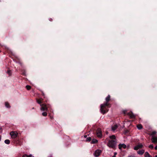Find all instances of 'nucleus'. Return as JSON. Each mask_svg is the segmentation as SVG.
<instances>
[{"mask_svg": "<svg viewBox=\"0 0 157 157\" xmlns=\"http://www.w3.org/2000/svg\"><path fill=\"white\" fill-rule=\"evenodd\" d=\"M110 99H106V103L102 104L101 105L100 111L101 113L103 114L107 112L108 110L107 109V107L109 106V104L108 102L109 101Z\"/></svg>", "mask_w": 157, "mask_h": 157, "instance_id": "f257e3e1", "label": "nucleus"}, {"mask_svg": "<svg viewBox=\"0 0 157 157\" xmlns=\"http://www.w3.org/2000/svg\"><path fill=\"white\" fill-rule=\"evenodd\" d=\"M117 142L116 140H109L107 144V146L109 148L115 149Z\"/></svg>", "mask_w": 157, "mask_h": 157, "instance_id": "f03ea898", "label": "nucleus"}, {"mask_svg": "<svg viewBox=\"0 0 157 157\" xmlns=\"http://www.w3.org/2000/svg\"><path fill=\"white\" fill-rule=\"evenodd\" d=\"M10 135L12 138L14 139L17 137L18 133L16 132L12 131L10 132Z\"/></svg>", "mask_w": 157, "mask_h": 157, "instance_id": "7ed1b4c3", "label": "nucleus"}, {"mask_svg": "<svg viewBox=\"0 0 157 157\" xmlns=\"http://www.w3.org/2000/svg\"><path fill=\"white\" fill-rule=\"evenodd\" d=\"M13 60L17 63H19L21 66H22V63L20 59L18 57H16L15 58L13 59Z\"/></svg>", "mask_w": 157, "mask_h": 157, "instance_id": "20e7f679", "label": "nucleus"}, {"mask_svg": "<svg viewBox=\"0 0 157 157\" xmlns=\"http://www.w3.org/2000/svg\"><path fill=\"white\" fill-rule=\"evenodd\" d=\"M101 152V150L98 149L95 151V152L94 154V155L95 156L98 157L100 155Z\"/></svg>", "mask_w": 157, "mask_h": 157, "instance_id": "39448f33", "label": "nucleus"}, {"mask_svg": "<svg viewBox=\"0 0 157 157\" xmlns=\"http://www.w3.org/2000/svg\"><path fill=\"white\" fill-rule=\"evenodd\" d=\"M143 147V145L142 144H139L135 146L134 148V149L135 150H138L141 149Z\"/></svg>", "mask_w": 157, "mask_h": 157, "instance_id": "423d86ee", "label": "nucleus"}, {"mask_svg": "<svg viewBox=\"0 0 157 157\" xmlns=\"http://www.w3.org/2000/svg\"><path fill=\"white\" fill-rule=\"evenodd\" d=\"M96 134L98 137L100 138L102 136V134L100 128H99L97 129Z\"/></svg>", "mask_w": 157, "mask_h": 157, "instance_id": "0eeeda50", "label": "nucleus"}, {"mask_svg": "<svg viewBox=\"0 0 157 157\" xmlns=\"http://www.w3.org/2000/svg\"><path fill=\"white\" fill-rule=\"evenodd\" d=\"M128 115L130 117V118L132 119L135 118L136 117L135 115L132 112L128 113Z\"/></svg>", "mask_w": 157, "mask_h": 157, "instance_id": "6e6552de", "label": "nucleus"}, {"mask_svg": "<svg viewBox=\"0 0 157 157\" xmlns=\"http://www.w3.org/2000/svg\"><path fill=\"white\" fill-rule=\"evenodd\" d=\"M118 147L119 149H121L122 148H123L125 149L126 147V145L124 144H119L118 145Z\"/></svg>", "mask_w": 157, "mask_h": 157, "instance_id": "1a4fd4ad", "label": "nucleus"}, {"mask_svg": "<svg viewBox=\"0 0 157 157\" xmlns=\"http://www.w3.org/2000/svg\"><path fill=\"white\" fill-rule=\"evenodd\" d=\"M40 110L43 111H47L48 108L47 107L46 105L43 104L42 106L40 109Z\"/></svg>", "mask_w": 157, "mask_h": 157, "instance_id": "9d476101", "label": "nucleus"}, {"mask_svg": "<svg viewBox=\"0 0 157 157\" xmlns=\"http://www.w3.org/2000/svg\"><path fill=\"white\" fill-rule=\"evenodd\" d=\"M152 142L154 143H157V137H153L151 139Z\"/></svg>", "mask_w": 157, "mask_h": 157, "instance_id": "9b49d317", "label": "nucleus"}, {"mask_svg": "<svg viewBox=\"0 0 157 157\" xmlns=\"http://www.w3.org/2000/svg\"><path fill=\"white\" fill-rule=\"evenodd\" d=\"M145 152V150L144 149H142L140 150L137 151V153L138 154L142 155Z\"/></svg>", "mask_w": 157, "mask_h": 157, "instance_id": "f8f14e48", "label": "nucleus"}, {"mask_svg": "<svg viewBox=\"0 0 157 157\" xmlns=\"http://www.w3.org/2000/svg\"><path fill=\"white\" fill-rule=\"evenodd\" d=\"M117 124H115L114 125L112 126V130L113 131H115L117 128Z\"/></svg>", "mask_w": 157, "mask_h": 157, "instance_id": "ddd939ff", "label": "nucleus"}, {"mask_svg": "<svg viewBox=\"0 0 157 157\" xmlns=\"http://www.w3.org/2000/svg\"><path fill=\"white\" fill-rule=\"evenodd\" d=\"M144 157H151V156L150 155L148 152L147 151L145 152L144 155Z\"/></svg>", "mask_w": 157, "mask_h": 157, "instance_id": "4468645a", "label": "nucleus"}, {"mask_svg": "<svg viewBox=\"0 0 157 157\" xmlns=\"http://www.w3.org/2000/svg\"><path fill=\"white\" fill-rule=\"evenodd\" d=\"M5 104L6 107L7 108H10V106L8 102H5Z\"/></svg>", "mask_w": 157, "mask_h": 157, "instance_id": "2eb2a0df", "label": "nucleus"}, {"mask_svg": "<svg viewBox=\"0 0 157 157\" xmlns=\"http://www.w3.org/2000/svg\"><path fill=\"white\" fill-rule=\"evenodd\" d=\"M137 128L139 130H140L143 128L142 125L141 124H138L137 125Z\"/></svg>", "mask_w": 157, "mask_h": 157, "instance_id": "dca6fc26", "label": "nucleus"}, {"mask_svg": "<svg viewBox=\"0 0 157 157\" xmlns=\"http://www.w3.org/2000/svg\"><path fill=\"white\" fill-rule=\"evenodd\" d=\"M109 138L110 139H111V140H116V136L114 135H113L109 136Z\"/></svg>", "mask_w": 157, "mask_h": 157, "instance_id": "f3484780", "label": "nucleus"}, {"mask_svg": "<svg viewBox=\"0 0 157 157\" xmlns=\"http://www.w3.org/2000/svg\"><path fill=\"white\" fill-rule=\"evenodd\" d=\"M22 74L24 76L26 75V71L24 69L21 70Z\"/></svg>", "mask_w": 157, "mask_h": 157, "instance_id": "a211bd4d", "label": "nucleus"}, {"mask_svg": "<svg viewBox=\"0 0 157 157\" xmlns=\"http://www.w3.org/2000/svg\"><path fill=\"white\" fill-rule=\"evenodd\" d=\"M10 140H6L5 141V143L7 144H9L10 143Z\"/></svg>", "mask_w": 157, "mask_h": 157, "instance_id": "6ab92c4d", "label": "nucleus"}, {"mask_svg": "<svg viewBox=\"0 0 157 157\" xmlns=\"http://www.w3.org/2000/svg\"><path fill=\"white\" fill-rule=\"evenodd\" d=\"M22 157H32V155H28L26 154L24 155Z\"/></svg>", "mask_w": 157, "mask_h": 157, "instance_id": "aec40b11", "label": "nucleus"}, {"mask_svg": "<svg viewBox=\"0 0 157 157\" xmlns=\"http://www.w3.org/2000/svg\"><path fill=\"white\" fill-rule=\"evenodd\" d=\"M98 141L96 139H93L92 141V143L93 144L96 143Z\"/></svg>", "mask_w": 157, "mask_h": 157, "instance_id": "412c9836", "label": "nucleus"}, {"mask_svg": "<svg viewBox=\"0 0 157 157\" xmlns=\"http://www.w3.org/2000/svg\"><path fill=\"white\" fill-rule=\"evenodd\" d=\"M42 115L44 117H46L47 115V113L46 112H44L42 113Z\"/></svg>", "mask_w": 157, "mask_h": 157, "instance_id": "4be33fe9", "label": "nucleus"}, {"mask_svg": "<svg viewBox=\"0 0 157 157\" xmlns=\"http://www.w3.org/2000/svg\"><path fill=\"white\" fill-rule=\"evenodd\" d=\"M26 88L27 90H29L31 89V87L29 85H27L26 86Z\"/></svg>", "mask_w": 157, "mask_h": 157, "instance_id": "5701e85b", "label": "nucleus"}, {"mask_svg": "<svg viewBox=\"0 0 157 157\" xmlns=\"http://www.w3.org/2000/svg\"><path fill=\"white\" fill-rule=\"evenodd\" d=\"M7 73L9 75H10L11 74V71L10 70H8L7 71Z\"/></svg>", "mask_w": 157, "mask_h": 157, "instance_id": "b1692460", "label": "nucleus"}, {"mask_svg": "<svg viewBox=\"0 0 157 157\" xmlns=\"http://www.w3.org/2000/svg\"><path fill=\"white\" fill-rule=\"evenodd\" d=\"M91 138L90 137H89L87 138L86 139V141H91Z\"/></svg>", "mask_w": 157, "mask_h": 157, "instance_id": "393cba45", "label": "nucleus"}, {"mask_svg": "<svg viewBox=\"0 0 157 157\" xmlns=\"http://www.w3.org/2000/svg\"><path fill=\"white\" fill-rule=\"evenodd\" d=\"M149 147L150 148L153 149V146L152 145H150L149 146Z\"/></svg>", "mask_w": 157, "mask_h": 157, "instance_id": "a878e982", "label": "nucleus"}, {"mask_svg": "<svg viewBox=\"0 0 157 157\" xmlns=\"http://www.w3.org/2000/svg\"><path fill=\"white\" fill-rule=\"evenodd\" d=\"M37 102L38 104H40L41 103V101L38 100H37Z\"/></svg>", "mask_w": 157, "mask_h": 157, "instance_id": "bb28decb", "label": "nucleus"}, {"mask_svg": "<svg viewBox=\"0 0 157 157\" xmlns=\"http://www.w3.org/2000/svg\"><path fill=\"white\" fill-rule=\"evenodd\" d=\"M110 96L109 95H108L105 98H110Z\"/></svg>", "mask_w": 157, "mask_h": 157, "instance_id": "cd10ccee", "label": "nucleus"}, {"mask_svg": "<svg viewBox=\"0 0 157 157\" xmlns=\"http://www.w3.org/2000/svg\"><path fill=\"white\" fill-rule=\"evenodd\" d=\"M117 153L116 152H115L114 153V155H113V156H116V155H117Z\"/></svg>", "mask_w": 157, "mask_h": 157, "instance_id": "c85d7f7f", "label": "nucleus"}, {"mask_svg": "<svg viewBox=\"0 0 157 157\" xmlns=\"http://www.w3.org/2000/svg\"><path fill=\"white\" fill-rule=\"evenodd\" d=\"M155 150H157V145L155 147Z\"/></svg>", "mask_w": 157, "mask_h": 157, "instance_id": "c756f323", "label": "nucleus"}, {"mask_svg": "<svg viewBox=\"0 0 157 157\" xmlns=\"http://www.w3.org/2000/svg\"><path fill=\"white\" fill-rule=\"evenodd\" d=\"M52 19H51V18H50V19H49V21H52Z\"/></svg>", "mask_w": 157, "mask_h": 157, "instance_id": "7c9ffc66", "label": "nucleus"}, {"mask_svg": "<svg viewBox=\"0 0 157 157\" xmlns=\"http://www.w3.org/2000/svg\"><path fill=\"white\" fill-rule=\"evenodd\" d=\"M50 118H51V119H53V117H50Z\"/></svg>", "mask_w": 157, "mask_h": 157, "instance_id": "2f4dec72", "label": "nucleus"}, {"mask_svg": "<svg viewBox=\"0 0 157 157\" xmlns=\"http://www.w3.org/2000/svg\"><path fill=\"white\" fill-rule=\"evenodd\" d=\"M84 137L86 138V137L87 136L86 135H85V136H84Z\"/></svg>", "mask_w": 157, "mask_h": 157, "instance_id": "473e14b6", "label": "nucleus"}, {"mask_svg": "<svg viewBox=\"0 0 157 157\" xmlns=\"http://www.w3.org/2000/svg\"><path fill=\"white\" fill-rule=\"evenodd\" d=\"M1 136L0 135V141L1 140Z\"/></svg>", "mask_w": 157, "mask_h": 157, "instance_id": "72a5a7b5", "label": "nucleus"}, {"mask_svg": "<svg viewBox=\"0 0 157 157\" xmlns=\"http://www.w3.org/2000/svg\"><path fill=\"white\" fill-rule=\"evenodd\" d=\"M155 133H156V132H153V134H155Z\"/></svg>", "mask_w": 157, "mask_h": 157, "instance_id": "f704fd0d", "label": "nucleus"}, {"mask_svg": "<svg viewBox=\"0 0 157 157\" xmlns=\"http://www.w3.org/2000/svg\"><path fill=\"white\" fill-rule=\"evenodd\" d=\"M42 94L43 96H44V93H42Z\"/></svg>", "mask_w": 157, "mask_h": 157, "instance_id": "c9c22d12", "label": "nucleus"}, {"mask_svg": "<svg viewBox=\"0 0 157 157\" xmlns=\"http://www.w3.org/2000/svg\"><path fill=\"white\" fill-rule=\"evenodd\" d=\"M126 111H124V113H125V112Z\"/></svg>", "mask_w": 157, "mask_h": 157, "instance_id": "e433bc0d", "label": "nucleus"}, {"mask_svg": "<svg viewBox=\"0 0 157 157\" xmlns=\"http://www.w3.org/2000/svg\"><path fill=\"white\" fill-rule=\"evenodd\" d=\"M112 157H116V156H113H113H112Z\"/></svg>", "mask_w": 157, "mask_h": 157, "instance_id": "4c0bfd02", "label": "nucleus"}, {"mask_svg": "<svg viewBox=\"0 0 157 157\" xmlns=\"http://www.w3.org/2000/svg\"><path fill=\"white\" fill-rule=\"evenodd\" d=\"M48 157H52V156H48Z\"/></svg>", "mask_w": 157, "mask_h": 157, "instance_id": "58836bf2", "label": "nucleus"}, {"mask_svg": "<svg viewBox=\"0 0 157 157\" xmlns=\"http://www.w3.org/2000/svg\"><path fill=\"white\" fill-rule=\"evenodd\" d=\"M155 157H157V155H155Z\"/></svg>", "mask_w": 157, "mask_h": 157, "instance_id": "ea45409f", "label": "nucleus"}, {"mask_svg": "<svg viewBox=\"0 0 157 157\" xmlns=\"http://www.w3.org/2000/svg\"><path fill=\"white\" fill-rule=\"evenodd\" d=\"M109 106H109V107H110V106H109Z\"/></svg>", "mask_w": 157, "mask_h": 157, "instance_id": "a19ab883", "label": "nucleus"}, {"mask_svg": "<svg viewBox=\"0 0 157 157\" xmlns=\"http://www.w3.org/2000/svg\"><path fill=\"white\" fill-rule=\"evenodd\" d=\"M1 52V51L0 50V52Z\"/></svg>", "mask_w": 157, "mask_h": 157, "instance_id": "79ce46f5", "label": "nucleus"}]
</instances>
